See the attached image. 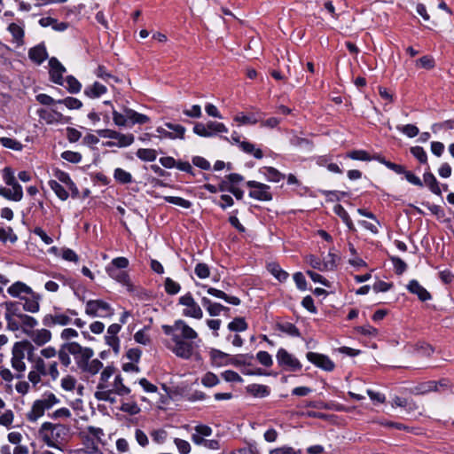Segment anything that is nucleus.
Masks as SVG:
<instances>
[{"label": "nucleus", "instance_id": "obj_20", "mask_svg": "<svg viewBox=\"0 0 454 454\" xmlns=\"http://www.w3.org/2000/svg\"><path fill=\"white\" fill-rule=\"evenodd\" d=\"M29 59L35 63L41 65L47 58L48 53L43 43H40L28 51Z\"/></svg>", "mask_w": 454, "mask_h": 454}, {"label": "nucleus", "instance_id": "obj_42", "mask_svg": "<svg viewBox=\"0 0 454 454\" xmlns=\"http://www.w3.org/2000/svg\"><path fill=\"white\" fill-rule=\"evenodd\" d=\"M136 155L144 161H154L157 158V152L151 148H140L137 151Z\"/></svg>", "mask_w": 454, "mask_h": 454}, {"label": "nucleus", "instance_id": "obj_30", "mask_svg": "<svg viewBox=\"0 0 454 454\" xmlns=\"http://www.w3.org/2000/svg\"><path fill=\"white\" fill-rule=\"evenodd\" d=\"M115 392L113 391V389L106 387V388H101L97 389L95 392V398L98 401H104L108 402L110 403H114L116 402V398L114 396Z\"/></svg>", "mask_w": 454, "mask_h": 454}, {"label": "nucleus", "instance_id": "obj_56", "mask_svg": "<svg viewBox=\"0 0 454 454\" xmlns=\"http://www.w3.org/2000/svg\"><path fill=\"white\" fill-rule=\"evenodd\" d=\"M0 142L3 145V146L9 149H12L14 151H20L23 147L20 142L10 137H0Z\"/></svg>", "mask_w": 454, "mask_h": 454}, {"label": "nucleus", "instance_id": "obj_3", "mask_svg": "<svg viewBox=\"0 0 454 454\" xmlns=\"http://www.w3.org/2000/svg\"><path fill=\"white\" fill-rule=\"evenodd\" d=\"M69 431L68 426L44 422L42 424L38 434L48 447L60 450V445L67 441Z\"/></svg>", "mask_w": 454, "mask_h": 454}, {"label": "nucleus", "instance_id": "obj_10", "mask_svg": "<svg viewBox=\"0 0 454 454\" xmlns=\"http://www.w3.org/2000/svg\"><path fill=\"white\" fill-rule=\"evenodd\" d=\"M276 357L280 366L291 372L300 371L302 367L300 361L283 348L278 349Z\"/></svg>", "mask_w": 454, "mask_h": 454}, {"label": "nucleus", "instance_id": "obj_21", "mask_svg": "<svg viewBox=\"0 0 454 454\" xmlns=\"http://www.w3.org/2000/svg\"><path fill=\"white\" fill-rule=\"evenodd\" d=\"M12 190L5 187H0V196L13 201H20L23 198V191L20 184L12 187Z\"/></svg>", "mask_w": 454, "mask_h": 454}, {"label": "nucleus", "instance_id": "obj_29", "mask_svg": "<svg viewBox=\"0 0 454 454\" xmlns=\"http://www.w3.org/2000/svg\"><path fill=\"white\" fill-rule=\"evenodd\" d=\"M106 270L112 278L117 280L118 282L124 285L129 283V275L125 270L115 269L111 266H107Z\"/></svg>", "mask_w": 454, "mask_h": 454}, {"label": "nucleus", "instance_id": "obj_27", "mask_svg": "<svg viewBox=\"0 0 454 454\" xmlns=\"http://www.w3.org/2000/svg\"><path fill=\"white\" fill-rule=\"evenodd\" d=\"M248 394L254 397H266L270 395V390L269 387L261 384H250L246 387Z\"/></svg>", "mask_w": 454, "mask_h": 454}, {"label": "nucleus", "instance_id": "obj_41", "mask_svg": "<svg viewBox=\"0 0 454 454\" xmlns=\"http://www.w3.org/2000/svg\"><path fill=\"white\" fill-rule=\"evenodd\" d=\"M277 327L280 332L292 337H300L301 335L299 329L290 322L278 323Z\"/></svg>", "mask_w": 454, "mask_h": 454}, {"label": "nucleus", "instance_id": "obj_11", "mask_svg": "<svg viewBox=\"0 0 454 454\" xmlns=\"http://www.w3.org/2000/svg\"><path fill=\"white\" fill-rule=\"evenodd\" d=\"M306 357L311 364L325 372H332L335 368L334 363L325 355L308 352Z\"/></svg>", "mask_w": 454, "mask_h": 454}, {"label": "nucleus", "instance_id": "obj_47", "mask_svg": "<svg viewBox=\"0 0 454 454\" xmlns=\"http://www.w3.org/2000/svg\"><path fill=\"white\" fill-rule=\"evenodd\" d=\"M56 104L64 105L70 110L80 109L82 106V101L73 97H67L62 99H58Z\"/></svg>", "mask_w": 454, "mask_h": 454}, {"label": "nucleus", "instance_id": "obj_5", "mask_svg": "<svg viewBox=\"0 0 454 454\" xmlns=\"http://www.w3.org/2000/svg\"><path fill=\"white\" fill-rule=\"evenodd\" d=\"M194 433L192 434L191 439L192 442L197 446H203L208 450H219L220 442L215 439L208 440V437L212 434V428L205 424L196 425L193 428Z\"/></svg>", "mask_w": 454, "mask_h": 454}, {"label": "nucleus", "instance_id": "obj_60", "mask_svg": "<svg viewBox=\"0 0 454 454\" xmlns=\"http://www.w3.org/2000/svg\"><path fill=\"white\" fill-rule=\"evenodd\" d=\"M151 437L153 442L158 444H162L168 438V433L164 429H156L151 432Z\"/></svg>", "mask_w": 454, "mask_h": 454}, {"label": "nucleus", "instance_id": "obj_43", "mask_svg": "<svg viewBox=\"0 0 454 454\" xmlns=\"http://www.w3.org/2000/svg\"><path fill=\"white\" fill-rule=\"evenodd\" d=\"M44 412L45 411L43 410V407L35 400L30 411L27 414V419L30 422H35L39 418L43 416Z\"/></svg>", "mask_w": 454, "mask_h": 454}, {"label": "nucleus", "instance_id": "obj_53", "mask_svg": "<svg viewBox=\"0 0 454 454\" xmlns=\"http://www.w3.org/2000/svg\"><path fill=\"white\" fill-rule=\"evenodd\" d=\"M376 159L383 165H385L387 168L393 170L396 174H403L405 172V168L403 165H399L389 160H387L385 158L380 156L376 157Z\"/></svg>", "mask_w": 454, "mask_h": 454}, {"label": "nucleus", "instance_id": "obj_40", "mask_svg": "<svg viewBox=\"0 0 454 454\" xmlns=\"http://www.w3.org/2000/svg\"><path fill=\"white\" fill-rule=\"evenodd\" d=\"M4 305L6 309L4 316L20 319V316L24 314L20 311L19 302L17 301H5Z\"/></svg>", "mask_w": 454, "mask_h": 454}, {"label": "nucleus", "instance_id": "obj_37", "mask_svg": "<svg viewBox=\"0 0 454 454\" xmlns=\"http://www.w3.org/2000/svg\"><path fill=\"white\" fill-rule=\"evenodd\" d=\"M20 323L21 329L24 333L27 334V331H32L34 327H35L38 325L37 320L27 314H23L20 316V318L19 319Z\"/></svg>", "mask_w": 454, "mask_h": 454}, {"label": "nucleus", "instance_id": "obj_64", "mask_svg": "<svg viewBox=\"0 0 454 454\" xmlns=\"http://www.w3.org/2000/svg\"><path fill=\"white\" fill-rule=\"evenodd\" d=\"M390 260L394 265L396 274L401 275L407 270L406 262L403 261L400 257L392 256Z\"/></svg>", "mask_w": 454, "mask_h": 454}, {"label": "nucleus", "instance_id": "obj_23", "mask_svg": "<svg viewBox=\"0 0 454 454\" xmlns=\"http://www.w3.org/2000/svg\"><path fill=\"white\" fill-rule=\"evenodd\" d=\"M107 89L105 85L98 82H95L94 83L86 86L83 93L90 98H98L104 95Z\"/></svg>", "mask_w": 454, "mask_h": 454}, {"label": "nucleus", "instance_id": "obj_38", "mask_svg": "<svg viewBox=\"0 0 454 454\" xmlns=\"http://www.w3.org/2000/svg\"><path fill=\"white\" fill-rule=\"evenodd\" d=\"M44 411L50 410L53 405L59 403V399L51 392L45 393L42 399L36 400Z\"/></svg>", "mask_w": 454, "mask_h": 454}, {"label": "nucleus", "instance_id": "obj_52", "mask_svg": "<svg viewBox=\"0 0 454 454\" xmlns=\"http://www.w3.org/2000/svg\"><path fill=\"white\" fill-rule=\"evenodd\" d=\"M306 262L316 270H318L320 271L327 270V266H325V262H323L320 258L313 254L307 256Z\"/></svg>", "mask_w": 454, "mask_h": 454}, {"label": "nucleus", "instance_id": "obj_31", "mask_svg": "<svg viewBox=\"0 0 454 454\" xmlns=\"http://www.w3.org/2000/svg\"><path fill=\"white\" fill-rule=\"evenodd\" d=\"M111 389L120 396H124L130 393V388L123 384V379L120 374L115 376L113 387Z\"/></svg>", "mask_w": 454, "mask_h": 454}, {"label": "nucleus", "instance_id": "obj_57", "mask_svg": "<svg viewBox=\"0 0 454 454\" xmlns=\"http://www.w3.org/2000/svg\"><path fill=\"white\" fill-rule=\"evenodd\" d=\"M174 443L180 454H189L192 450L191 444L186 440L175 438Z\"/></svg>", "mask_w": 454, "mask_h": 454}, {"label": "nucleus", "instance_id": "obj_24", "mask_svg": "<svg viewBox=\"0 0 454 454\" xmlns=\"http://www.w3.org/2000/svg\"><path fill=\"white\" fill-rule=\"evenodd\" d=\"M72 345H74V341L63 343L57 352L60 364L66 368L71 364L70 348Z\"/></svg>", "mask_w": 454, "mask_h": 454}, {"label": "nucleus", "instance_id": "obj_46", "mask_svg": "<svg viewBox=\"0 0 454 454\" xmlns=\"http://www.w3.org/2000/svg\"><path fill=\"white\" fill-rule=\"evenodd\" d=\"M207 132L211 133V137L219 134V133H227V127L222 123L217 121H209L207 122Z\"/></svg>", "mask_w": 454, "mask_h": 454}, {"label": "nucleus", "instance_id": "obj_34", "mask_svg": "<svg viewBox=\"0 0 454 454\" xmlns=\"http://www.w3.org/2000/svg\"><path fill=\"white\" fill-rule=\"evenodd\" d=\"M114 178L121 184H129L133 182L132 175L123 168H117L114 171Z\"/></svg>", "mask_w": 454, "mask_h": 454}, {"label": "nucleus", "instance_id": "obj_13", "mask_svg": "<svg viewBox=\"0 0 454 454\" xmlns=\"http://www.w3.org/2000/svg\"><path fill=\"white\" fill-rule=\"evenodd\" d=\"M71 323V317L63 313L47 314L43 318V324L47 327L55 325H67Z\"/></svg>", "mask_w": 454, "mask_h": 454}, {"label": "nucleus", "instance_id": "obj_35", "mask_svg": "<svg viewBox=\"0 0 454 454\" xmlns=\"http://www.w3.org/2000/svg\"><path fill=\"white\" fill-rule=\"evenodd\" d=\"M8 31L12 34L13 40L18 45H22L24 43V29L22 27L16 23H11L8 26Z\"/></svg>", "mask_w": 454, "mask_h": 454}, {"label": "nucleus", "instance_id": "obj_9", "mask_svg": "<svg viewBox=\"0 0 454 454\" xmlns=\"http://www.w3.org/2000/svg\"><path fill=\"white\" fill-rule=\"evenodd\" d=\"M246 184L253 189L249 192V197L261 201H270L272 200L269 185L257 181H247Z\"/></svg>", "mask_w": 454, "mask_h": 454}, {"label": "nucleus", "instance_id": "obj_7", "mask_svg": "<svg viewBox=\"0 0 454 454\" xmlns=\"http://www.w3.org/2000/svg\"><path fill=\"white\" fill-rule=\"evenodd\" d=\"M27 345L30 344L27 341L17 342L14 344L12 348V357L11 363L12 368L19 372L16 375V378L18 379H21L23 377V372L26 370V364L24 363V347Z\"/></svg>", "mask_w": 454, "mask_h": 454}, {"label": "nucleus", "instance_id": "obj_6", "mask_svg": "<svg viewBox=\"0 0 454 454\" xmlns=\"http://www.w3.org/2000/svg\"><path fill=\"white\" fill-rule=\"evenodd\" d=\"M85 314L91 317H110L114 309L103 300H90L85 304Z\"/></svg>", "mask_w": 454, "mask_h": 454}, {"label": "nucleus", "instance_id": "obj_54", "mask_svg": "<svg viewBox=\"0 0 454 454\" xmlns=\"http://www.w3.org/2000/svg\"><path fill=\"white\" fill-rule=\"evenodd\" d=\"M2 176L4 183L9 186L16 187L17 184H20L15 179L12 169L9 167L3 169Z\"/></svg>", "mask_w": 454, "mask_h": 454}, {"label": "nucleus", "instance_id": "obj_22", "mask_svg": "<svg viewBox=\"0 0 454 454\" xmlns=\"http://www.w3.org/2000/svg\"><path fill=\"white\" fill-rule=\"evenodd\" d=\"M207 293L214 297L222 299V300L225 301L227 303L231 304V305L238 306L241 302V301L239 297L228 295L223 291L218 290L214 287H207Z\"/></svg>", "mask_w": 454, "mask_h": 454}, {"label": "nucleus", "instance_id": "obj_49", "mask_svg": "<svg viewBox=\"0 0 454 454\" xmlns=\"http://www.w3.org/2000/svg\"><path fill=\"white\" fill-rule=\"evenodd\" d=\"M347 158L355 160H362V161H370L373 158L370 156V154L364 150H353L346 154Z\"/></svg>", "mask_w": 454, "mask_h": 454}, {"label": "nucleus", "instance_id": "obj_28", "mask_svg": "<svg viewBox=\"0 0 454 454\" xmlns=\"http://www.w3.org/2000/svg\"><path fill=\"white\" fill-rule=\"evenodd\" d=\"M423 181H424L425 184L429 188V190L433 193H434L436 195L442 194V191L439 186V183L433 173L426 172L423 175Z\"/></svg>", "mask_w": 454, "mask_h": 454}, {"label": "nucleus", "instance_id": "obj_12", "mask_svg": "<svg viewBox=\"0 0 454 454\" xmlns=\"http://www.w3.org/2000/svg\"><path fill=\"white\" fill-rule=\"evenodd\" d=\"M51 80L59 85H63V74L66 73V67L55 57L49 59Z\"/></svg>", "mask_w": 454, "mask_h": 454}, {"label": "nucleus", "instance_id": "obj_4", "mask_svg": "<svg viewBox=\"0 0 454 454\" xmlns=\"http://www.w3.org/2000/svg\"><path fill=\"white\" fill-rule=\"evenodd\" d=\"M113 120L116 126L124 127L134 124L147 123L150 119L147 115L139 114L133 109L123 107V113L113 110Z\"/></svg>", "mask_w": 454, "mask_h": 454}, {"label": "nucleus", "instance_id": "obj_63", "mask_svg": "<svg viewBox=\"0 0 454 454\" xmlns=\"http://www.w3.org/2000/svg\"><path fill=\"white\" fill-rule=\"evenodd\" d=\"M134 340L136 342L142 345H148L151 343L150 336L146 333V328L137 331L134 334Z\"/></svg>", "mask_w": 454, "mask_h": 454}, {"label": "nucleus", "instance_id": "obj_26", "mask_svg": "<svg viewBox=\"0 0 454 454\" xmlns=\"http://www.w3.org/2000/svg\"><path fill=\"white\" fill-rule=\"evenodd\" d=\"M253 359L254 356L251 354H239L236 356H231V358H229V361H226V363L236 367L246 365L249 366L252 364Z\"/></svg>", "mask_w": 454, "mask_h": 454}, {"label": "nucleus", "instance_id": "obj_14", "mask_svg": "<svg viewBox=\"0 0 454 454\" xmlns=\"http://www.w3.org/2000/svg\"><path fill=\"white\" fill-rule=\"evenodd\" d=\"M33 290L21 281H16L7 288V293L13 298L25 299Z\"/></svg>", "mask_w": 454, "mask_h": 454}, {"label": "nucleus", "instance_id": "obj_17", "mask_svg": "<svg viewBox=\"0 0 454 454\" xmlns=\"http://www.w3.org/2000/svg\"><path fill=\"white\" fill-rule=\"evenodd\" d=\"M407 289L411 294H416L421 301H427L432 299L430 293L416 279H412L409 282Z\"/></svg>", "mask_w": 454, "mask_h": 454}, {"label": "nucleus", "instance_id": "obj_44", "mask_svg": "<svg viewBox=\"0 0 454 454\" xmlns=\"http://www.w3.org/2000/svg\"><path fill=\"white\" fill-rule=\"evenodd\" d=\"M211 358L213 359L214 363L218 366H223L229 364V363H226V361H229V358H231V355L226 354L218 349H212Z\"/></svg>", "mask_w": 454, "mask_h": 454}, {"label": "nucleus", "instance_id": "obj_18", "mask_svg": "<svg viewBox=\"0 0 454 454\" xmlns=\"http://www.w3.org/2000/svg\"><path fill=\"white\" fill-rule=\"evenodd\" d=\"M28 337L37 345L43 346L51 339V333L47 329L27 331Z\"/></svg>", "mask_w": 454, "mask_h": 454}, {"label": "nucleus", "instance_id": "obj_32", "mask_svg": "<svg viewBox=\"0 0 454 454\" xmlns=\"http://www.w3.org/2000/svg\"><path fill=\"white\" fill-rule=\"evenodd\" d=\"M115 372V368L112 365H107L103 369L100 379L97 386V389L106 388L108 386V380L113 376Z\"/></svg>", "mask_w": 454, "mask_h": 454}, {"label": "nucleus", "instance_id": "obj_58", "mask_svg": "<svg viewBox=\"0 0 454 454\" xmlns=\"http://www.w3.org/2000/svg\"><path fill=\"white\" fill-rule=\"evenodd\" d=\"M201 383L207 387H212L219 383V379L215 373L208 372L202 377Z\"/></svg>", "mask_w": 454, "mask_h": 454}, {"label": "nucleus", "instance_id": "obj_16", "mask_svg": "<svg viewBox=\"0 0 454 454\" xmlns=\"http://www.w3.org/2000/svg\"><path fill=\"white\" fill-rule=\"evenodd\" d=\"M42 300V295L38 293L32 292L30 293L25 299L23 303V309L29 313H36L40 309V301Z\"/></svg>", "mask_w": 454, "mask_h": 454}, {"label": "nucleus", "instance_id": "obj_39", "mask_svg": "<svg viewBox=\"0 0 454 454\" xmlns=\"http://www.w3.org/2000/svg\"><path fill=\"white\" fill-rule=\"evenodd\" d=\"M239 147L244 153L252 154L256 159H262L263 157L262 150L255 148L254 145L250 142L242 141L239 143Z\"/></svg>", "mask_w": 454, "mask_h": 454}, {"label": "nucleus", "instance_id": "obj_19", "mask_svg": "<svg viewBox=\"0 0 454 454\" xmlns=\"http://www.w3.org/2000/svg\"><path fill=\"white\" fill-rule=\"evenodd\" d=\"M201 304L206 308L207 311L211 317L219 316L223 311H229L230 309L220 303L213 302L207 297L201 298Z\"/></svg>", "mask_w": 454, "mask_h": 454}, {"label": "nucleus", "instance_id": "obj_36", "mask_svg": "<svg viewBox=\"0 0 454 454\" xmlns=\"http://www.w3.org/2000/svg\"><path fill=\"white\" fill-rule=\"evenodd\" d=\"M115 139L118 140L116 143L115 142H107L106 145L127 147L134 142L135 138L132 134H121L119 132V136H117V137Z\"/></svg>", "mask_w": 454, "mask_h": 454}, {"label": "nucleus", "instance_id": "obj_62", "mask_svg": "<svg viewBox=\"0 0 454 454\" xmlns=\"http://www.w3.org/2000/svg\"><path fill=\"white\" fill-rule=\"evenodd\" d=\"M181 289L180 285L171 279L170 278H167L165 280V290L168 294L174 295L179 293Z\"/></svg>", "mask_w": 454, "mask_h": 454}, {"label": "nucleus", "instance_id": "obj_2", "mask_svg": "<svg viewBox=\"0 0 454 454\" xmlns=\"http://www.w3.org/2000/svg\"><path fill=\"white\" fill-rule=\"evenodd\" d=\"M70 353L74 356L75 364L81 372L96 375L103 368V364L100 360L97 358L92 359L94 350L91 348L82 347L78 342L74 341Z\"/></svg>", "mask_w": 454, "mask_h": 454}, {"label": "nucleus", "instance_id": "obj_8", "mask_svg": "<svg viewBox=\"0 0 454 454\" xmlns=\"http://www.w3.org/2000/svg\"><path fill=\"white\" fill-rule=\"evenodd\" d=\"M179 304L185 306L183 314L185 317L201 319L203 312L200 305L195 301L191 293H187L179 298Z\"/></svg>", "mask_w": 454, "mask_h": 454}, {"label": "nucleus", "instance_id": "obj_1", "mask_svg": "<svg viewBox=\"0 0 454 454\" xmlns=\"http://www.w3.org/2000/svg\"><path fill=\"white\" fill-rule=\"evenodd\" d=\"M162 330L166 335L171 337L172 345H168V348L176 356L183 359H190L192 356L195 348L199 346L195 340L200 341L194 329L184 320L178 319L172 325H163Z\"/></svg>", "mask_w": 454, "mask_h": 454}, {"label": "nucleus", "instance_id": "obj_45", "mask_svg": "<svg viewBox=\"0 0 454 454\" xmlns=\"http://www.w3.org/2000/svg\"><path fill=\"white\" fill-rule=\"evenodd\" d=\"M51 189L55 192L58 198L61 200H66L68 198L67 191L56 180H50L48 182Z\"/></svg>", "mask_w": 454, "mask_h": 454}, {"label": "nucleus", "instance_id": "obj_15", "mask_svg": "<svg viewBox=\"0 0 454 454\" xmlns=\"http://www.w3.org/2000/svg\"><path fill=\"white\" fill-rule=\"evenodd\" d=\"M37 113L39 117L42 120H43L47 124H54L67 121V119L61 113H59L56 110L49 111L46 109H40Z\"/></svg>", "mask_w": 454, "mask_h": 454}, {"label": "nucleus", "instance_id": "obj_51", "mask_svg": "<svg viewBox=\"0 0 454 454\" xmlns=\"http://www.w3.org/2000/svg\"><path fill=\"white\" fill-rule=\"evenodd\" d=\"M164 200L168 203L179 206L183 208H190L192 205L190 200L176 196H166L164 197Z\"/></svg>", "mask_w": 454, "mask_h": 454}, {"label": "nucleus", "instance_id": "obj_48", "mask_svg": "<svg viewBox=\"0 0 454 454\" xmlns=\"http://www.w3.org/2000/svg\"><path fill=\"white\" fill-rule=\"evenodd\" d=\"M247 327L248 325L244 317H235L228 324V329L231 332H244Z\"/></svg>", "mask_w": 454, "mask_h": 454}, {"label": "nucleus", "instance_id": "obj_50", "mask_svg": "<svg viewBox=\"0 0 454 454\" xmlns=\"http://www.w3.org/2000/svg\"><path fill=\"white\" fill-rule=\"evenodd\" d=\"M67 82V90L72 93L76 94L81 91L82 84L81 82L73 75H68L66 78Z\"/></svg>", "mask_w": 454, "mask_h": 454}, {"label": "nucleus", "instance_id": "obj_59", "mask_svg": "<svg viewBox=\"0 0 454 454\" xmlns=\"http://www.w3.org/2000/svg\"><path fill=\"white\" fill-rule=\"evenodd\" d=\"M335 213L343 220L349 230L353 229V223L348 212L340 205L335 207Z\"/></svg>", "mask_w": 454, "mask_h": 454}, {"label": "nucleus", "instance_id": "obj_33", "mask_svg": "<svg viewBox=\"0 0 454 454\" xmlns=\"http://www.w3.org/2000/svg\"><path fill=\"white\" fill-rule=\"evenodd\" d=\"M267 269L280 282H285L289 277V274L276 262L269 263Z\"/></svg>", "mask_w": 454, "mask_h": 454}, {"label": "nucleus", "instance_id": "obj_25", "mask_svg": "<svg viewBox=\"0 0 454 454\" xmlns=\"http://www.w3.org/2000/svg\"><path fill=\"white\" fill-rule=\"evenodd\" d=\"M259 172L265 176L269 182L278 183L285 178V175L273 167H262Z\"/></svg>", "mask_w": 454, "mask_h": 454}, {"label": "nucleus", "instance_id": "obj_55", "mask_svg": "<svg viewBox=\"0 0 454 454\" xmlns=\"http://www.w3.org/2000/svg\"><path fill=\"white\" fill-rule=\"evenodd\" d=\"M411 153L421 163L426 164L427 162V154L423 147L412 146L411 148Z\"/></svg>", "mask_w": 454, "mask_h": 454}, {"label": "nucleus", "instance_id": "obj_61", "mask_svg": "<svg viewBox=\"0 0 454 454\" xmlns=\"http://www.w3.org/2000/svg\"><path fill=\"white\" fill-rule=\"evenodd\" d=\"M194 272L200 278H207L210 275V270L207 264L200 262L195 266Z\"/></svg>", "mask_w": 454, "mask_h": 454}]
</instances>
